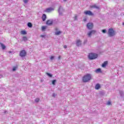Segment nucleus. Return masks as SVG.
Returning a JSON list of instances; mask_svg holds the SVG:
<instances>
[{
  "instance_id": "1",
  "label": "nucleus",
  "mask_w": 124,
  "mask_h": 124,
  "mask_svg": "<svg viewBox=\"0 0 124 124\" xmlns=\"http://www.w3.org/2000/svg\"><path fill=\"white\" fill-rule=\"evenodd\" d=\"M92 79V75L88 74L83 78L82 81L84 83H87Z\"/></svg>"
},
{
  "instance_id": "2",
  "label": "nucleus",
  "mask_w": 124,
  "mask_h": 124,
  "mask_svg": "<svg viewBox=\"0 0 124 124\" xmlns=\"http://www.w3.org/2000/svg\"><path fill=\"white\" fill-rule=\"evenodd\" d=\"M97 57V54L95 53H90L88 56V58L90 60H95Z\"/></svg>"
},
{
  "instance_id": "3",
  "label": "nucleus",
  "mask_w": 124,
  "mask_h": 124,
  "mask_svg": "<svg viewBox=\"0 0 124 124\" xmlns=\"http://www.w3.org/2000/svg\"><path fill=\"white\" fill-rule=\"evenodd\" d=\"M108 35L110 37L114 36L115 35V31L113 29H109L108 31Z\"/></svg>"
},
{
  "instance_id": "4",
  "label": "nucleus",
  "mask_w": 124,
  "mask_h": 124,
  "mask_svg": "<svg viewBox=\"0 0 124 124\" xmlns=\"http://www.w3.org/2000/svg\"><path fill=\"white\" fill-rule=\"evenodd\" d=\"M26 55L27 52H26V50H21L19 53V56L20 57H21V58H24V57H26Z\"/></svg>"
},
{
  "instance_id": "5",
  "label": "nucleus",
  "mask_w": 124,
  "mask_h": 124,
  "mask_svg": "<svg viewBox=\"0 0 124 124\" xmlns=\"http://www.w3.org/2000/svg\"><path fill=\"white\" fill-rule=\"evenodd\" d=\"M96 32V31L94 30H92L91 31H89L87 33V35L89 37H92V35H93V34H94Z\"/></svg>"
},
{
  "instance_id": "6",
  "label": "nucleus",
  "mask_w": 124,
  "mask_h": 124,
  "mask_svg": "<svg viewBox=\"0 0 124 124\" xmlns=\"http://www.w3.org/2000/svg\"><path fill=\"white\" fill-rule=\"evenodd\" d=\"M85 15H89V16H93V13L91 11H86L84 12Z\"/></svg>"
},
{
  "instance_id": "7",
  "label": "nucleus",
  "mask_w": 124,
  "mask_h": 124,
  "mask_svg": "<svg viewBox=\"0 0 124 124\" xmlns=\"http://www.w3.org/2000/svg\"><path fill=\"white\" fill-rule=\"evenodd\" d=\"M87 27L88 30H92L93 28V24L92 22L88 23L87 24Z\"/></svg>"
},
{
  "instance_id": "8",
  "label": "nucleus",
  "mask_w": 124,
  "mask_h": 124,
  "mask_svg": "<svg viewBox=\"0 0 124 124\" xmlns=\"http://www.w3.org/2000/svg\"><path fill=\"white\" fill-rule=\"evenodd\" d=\"M64 11V10H63V8H62V6H60L59 9H58V12L59 13L60 15H62V12Z\"/></svg>"
},
{
  "instance_id": "9",
  "label": "nucleus",
  "mask_w": 124,
  "mask_h": 124,
  "mask_svg": "<svg viewBox=\"0 0 124 124\" xmlns=\"http://www.w3.org/2000/svg\"><path fill=\"white\" fill-rule=\"evenodd\" d=\"M54 10L55 9H54V8L49 7L48 8H46L45 10V12L49 13L50 12H52V11H54Z\"/></svg>"
},
{
  "instance_id": "10",
  "label": "nucleus",
  "mask_w": 124,
  "mask_h": 124,
  "mask_svg": "<svg viewBox=\"0 0 124 124\" xmlns=\"http://www.w3.org/2000/svg\"><path fill=\"white\" fill-rule=\"evenodd\" d=\"M77 46L79 47V46H81L82 45V41L80 39L77 40L76 42Z\"/></svg>"
},
{
  "instance_id": "11",
  "label": "nucleus",
  "mask_w": 124,
  "mask_h": 124,
  "mask_svg": "<svg viewBox=\"0 0 124 124\" xmlns=\"http://www.w3.org/2000/svg\"><path fill=\"white\" fill-rule=\"evenodd\" d=\"M53 24V20L49 19L46 21V25L48 26H51Z\"/></svg>"
},
{
  "instance_id": "12",
  "label": "nucleus",
  "mask_w": 124,
  "mask_h": 124,
  "mask_svg": "<svg viewBox=\"0 0 124 124\" xmlns=\"http://www.w3.org/2000/svg\"><path fill=\"white\" fill-rule=\"evenodd\" d=\"M91 8H96V9H99V7L96 5H93L90 6Z\"/></svg>"
},
{
  "instance_id": "13",
  "label": "nucleus",
  "mask_w": 124,
  "mask_h": 124,
  "mask_svg": "<svg viewBox=\"0 0 124 124\" xmlns=\"http://www.w3.org/2000/svg\"><path fill=\"white\" fill-rule=\"evenodd\" d=\"M46 18H47V16L45 14H43L42 16V19L43 22L46 21Z\"/></svg>"
},
{
  "instance_id": "14",
  "label": "nucleus",
  "mask_w": 124,
  "mask_h": 124,
  "mask_svg": "<svg viewBox=\"0 0 124 124\" xmlns=\"http://www.w3.org/2000/svg\"><path fill=\"white\" fill-rule=\"evenodd\" d=\"M107 64H108V61H105L104 63H102V67H106Z\"/></svg>"
},
{
  "instance_id": "15",
  "label": "nucleus",
  "mask_w": 124,
  "mask_h": 124,
  "mask_svg": "<svg viewBox=\"0 0 124 124\" xmlns=\"http://www.w3.org/2000/svg\"><path fill=\"white\" fill-rule=\"evenodd\" d=\"M100 89V85L99 84H97L95 86V90H99Z\"/></svg>"
},
{
  "instance_id": "16",
  "label": "nucleus",
  "mask_w": 124,
  "mask_h": 124,
  "mask_svg": "<svg viewBox=\"0 0 124 124\" xmlns=\"http://www.w3.org/2000/svg\"><path fill=\"white\" fill-rule=\"evenodd\" d=\"M0 46L1 47L2 49L3 50H4V49H5L6 48V46H5L4 45H3V44L2 43H0Z\"/></svg>"
},
{
  "instance_id": "17",
  "label": "nucleus",
  "mask_w": 124,
  "mask_h": 124,
  "mask_svg": "<svg viewBox=\"0 0 124 124\" xmlns=\"http://www.w3.org/2000/svg\"><path fill=\"white\" fill-rule=\"evenodd\" d=\"M101 72V69L100 68H98L95 70V72L96 73H99V72Z\"/></svg>"
},
{
  "instance_id": "18",
  "label": "nucleus",
  "mask_w": 124,
  "mask_h": 124,
  "mask_svg": "<svg viewBox=\"0 0 124 124\" xmlns=\"http://www.w3.org/2000/svg\"><path fill=\"white\" fill-rule=\"evenodd\" d=\"M27 26H28V27H29V28H32V24H31V22H28L27 24Z\"/></svg>"
},
{
  "instance_id": "19",
  "label": "nucleus",
  "mask_w": 124,
  "mask_h": 124,
  "mask_svg": "<svg viewBox=\"0 0 124 124\" xmlns=\"http://www.w3.org/2000/svg\"><path fill=\"white\" fill-rule=\"evenodd\" d=\"M61 33H62V32H61L60 31H58L55 32V34L56 35H59V34H61Z\"/></svg>"
},
{
  "instance_id": "20",
  "label": "nucleus",
  "mask_w": 124,
  "mask_h": 124,
  "mask_svg": "<svg viewBox=\"0 0 124 124\" xmlns=\"http://www.w3.org/2000/svg\"><path fill=\"white\" fill-rule=\"evenodd\" d=\"M46 28H47V27H46V26H43V27H42V31H45V29H46Z\"/></svg>"
},
{
  "instance_id": "21",
  "label": "nucleus",
  "mask_w": 124,
  "mask_h": 124,
  "mask_svg": "<svg viewBox=\"0 0 124 124\" xmlns=\"http://www.w3.org/2000/svg\"><path fill=\"white\" fill-rule=\"evenodd\" d=\"M21 34H27V32L25 31H21Z\"/></svg>"
},
{
  "instance_id": "22",
  "label": "nucleus",
  "mask_w": 124,
  "mask_h": 124,
  "mask_svg": "<svg viewBox=\"0 0 124 124\" xmlns=\"http://www.w3.org/2000/svg\"><path fill=\"white\" fill-rule=\"evenodd\" d=\"M23 41H27V40H28V38H27L26 36H24L23 37Z\"/></svg>"
},
{
  "instance_id": "23",
  "label": "nucleus",
  "mask_w": 124,
  "mask_h": 124,
  "mask_svg": "<svg viewBox=\"0 0 124 124\" xmlns=\"http://www.w3.org/2000/svg\"><path fill=\"white\" fill-rule=\"evenodd\" d=\"M46 75L49 77H52L53 75L49 73H46Z\"/></svg>"
},
{
  "instance_id": "24",
  "label": "nucleus",
  "mask_w": 124,
  "mask_h": 124,
  "mask_svg": "<svg viewBox=\"0 0 124 124\" xmlns=\"http://www.w3.org/2000/svg\"><path fill=\"white\" fill-rule=\"evenodd\" d=\"M56 82H57V80L54 79V80H52V84L53 85H55Z\"/></svg>"
},
{
  "instance_id": "25",
  "label": "nucleus",
  "mask_w": 124,
  "mask_h": 124,
  "mask_svg": "<svg viewBox=\"0 0 124 124\" xmlns=\"http://www.w3.org/2000/svg\"><path fill=\"white\" fill-rule=\"evenodd\" d=\"M39 100H40L39 98H37L35 99V102H39Z\"/></svg>"
},
{
  "instance_id": "26",
  "label": "nucleus",
  "mask_w": 124,
  "mask_h": 124,
  "mask_svg": "<svg viewBox=\"0 0 124 124\" xmlns=\"http://www.w3.org/2000/svg\"><path fill=\"white\" fill-rule=\"evenodd\" d=\"M17 69V67H14L13 68V71H15Z\"/></svg>"
},
{
  "instance_id": "27",
  "label": "nucleus",
  "mask_w": 124,
  "mask_h": 124,
  "mask_svg": "<svg viewBox=\"0 0 124 124\" xmlns=\"http://www.w3.org/2000/svg\"><path fill=\"white\" fill-rule=\"evenodd\" d=\"M74 19L75 21H76L77 20V15H75V17H74Z\"/></svg>"
},
{
  "instance_id": "28",
  "label": "nucleus",
  "mask_w": 124,
  "mask_h": 124,
  "mask_svg": "<svg viewBox=\"0 0 124 124\" xmlns=\"http://www.w3.org/2000/svg\"><path fill=\"white\" fill-rule=\"evenodd\" d=\"M54 59H55V56H51V57H50V60H51V61H53V60H54Z\"/></svg>"
},
{
  "instance_id": "29",
  "label": "nucleus",
  "mask_w": 124,
  "mask_h": 124,
  "mask_svg": "<svg viewBox=\"0 0 124 124\" xmlns=\"http://www.w3.org/2000/svg\"><path fill=\"white\" fill-rule=\"evenodd\" d=\"M28 0H23L24 3H28Z\"/></svg>"
},
{
  "instance_id": "30",
  "label": "nucleus",
  "mask_w": 124,
  "mask_h": 124,
  "mask_svg": "<svg viewBox=\"0 0 124 124\" xmlns=\"http://www.w3.org/2000/svg\"><path fill=\"white\" fill-rule=\"evenodd\" d=\"M107 105H111V102L108 101L107 103Z\"/></svg>"
},
{
  "instance_id": "31",
  "label": "nucleus",
  "mask_w": 124,
  "mask_h": 124,
  "mask_svg": "<svg viewBox=\"0 0 124 124\" xmlns=\"http://www.w3.org/2000/svg\"><path fill=\"white\" fill-rule=\"evenodd\" d=\"M102 32L105 33L106 32V30L104 29L102 30Z\"/></svg>"
},
{
  "instance_id": "32",
  "label": "nucleus",
  "mask_w": 124,
  "mask_h": 124,
  "mask_svg": "<svg viewBox=\"0 0 124 124\" xmlns=\"http://www.w3.org/2000/svg\"><path fill=\"white\" fill-rule=\"evenodd\" d=\"M56 94L55 93H52V96L53 97H55V96H56Z\"/></svg>"
},
{
  "instance_id": "33",
  "label": "nucleus",
  "mask_w": 124,
  "mask_h": 124,
  "mask_svg": "<svg viewBox=\"0 0 124 124\" xmlns=\"http://www.w3.org/2000/svg\"><path fill=\"white\" fill-rule=\"evenodd\" d=\"M66 1V0H61V2H65Z\"/></svg>"
},
{
  "instance_id": "34",
  "label": "nucleus",
  "mask_w": 124,
  "mask_h": 124,
  "mask_svg": "<svg viewBox=\"0 0 124 124\" xmlns=\"http://www.w3.org/2000/svg\"><path fill=\"white\" fill-rule=\"evenodd\" d=\"M87 18H84V19H83V21H84V22H86V21H87Z\"/></svg>"
},
{
  "instance_id": "35",
  "label": "nucleus",
  "mask_w": 124,
  "mask_h": 124,
  "mask_svg": "<svg viewBox=\"0 0 124 124\" xmlns=\"http://www.w3.org/2000/svg\"><path fill=\"white\" fill-rule=\"evenodd\" d=\"M63 47L65 49H66V48H67V46L66 45H64Z\"/></svg>"
},
{
  "instance_id": "36",
  "label": "nucleus",
  "mask_w": 124,
  "mask_h": 124,
  "mask_svg": "<svg viewBox=\"0 0 124 124\" xmlns=\"http://www.w3.org/2000/svg\"><path fill=\"white\" fill-rule=\"evenodd\" d=\"M41 37H45V35H41Z\"/></svg>"
},
{
  "instance_id": "37",
  "label": "nucleus",
  "mask_w": 124,
  "mask_h": 124,
  "mask_svg": "<svg viewBox=\"0 0 124 124\" xmlns=\"http://www.w3.org/2000/svg\"><path fill=\"white\" fill-rule=\"evenodd\" d=\"M120 93L121 95H123V92H121V91H120Z\"/></svg>"
},
{
  "instance_id": "38",
  "label": "nucleus",
  "mask_w": 124,
  "mask_h": 124,
  "mask_svg": "<svg viewBox=\"0 0 124 124\" xmlns=\"http://www.w3.org/2000/svg\"><path fill=\"white\" fill-rule=\"evenodd\" d=\"M6 113H7V111H5V110L4 111V114H6Z\"/></svg>"
},
{
  "instance_id": "39",
  "label": "nucleus",
  "mask_w": 124,
  "mask_h": 124,
  "mask_svg": "<svg viewBox=\"0 0 124 124\" xmlns=\"http://www.w3.org/2000/svg\"><path fill=\"white\" fill-rule=\"evenodd\" d=\"M58 59H59V60H61V56H59Z\"/></svg>"
},
{
  "instance_id": "40",
  "label": "nucleus",
  "mask_w": 124,
  "mask_h": 124,
  "mask_svg": "<svg viewBox=\"0 0 124 124\" xmlns=\"http://www.w3.org/2000/svg\"><path fill=\"white\" fill-rule=\"evenodd\" d=\"M9 53H12V52H11V51H9Z\"/></svg>"
},
{
  "instance_id": "41",
  "label": "nucleus",
  "mask_w": 124,
  "mask_h": 124,
  "mask_svg": "<svg viewBox=\"0 0 124 124\" xmlns=\"http://www.w3.org/2000/svg\"><path fill=\"white\" fill-rule=\"evenodd\" d=\"M55 30H56V31H57V30H58V29L56 28V29H55Z\"/></svg>"
},
{
  "instance_id": "42",
  "label": "nucleus",
  "mask_w": 124,
  "mask_h": 124,
  "mask_svg": "<svg viewBox=\"0 0 124 124\" xmlns=\"http://www.w3.org/2000/svg\"><path fill=\"white\" fill-rule=\"evenodd\" d=\"M123 25H124V22L123 23Z\"/></svg>"
}]
</instances>
